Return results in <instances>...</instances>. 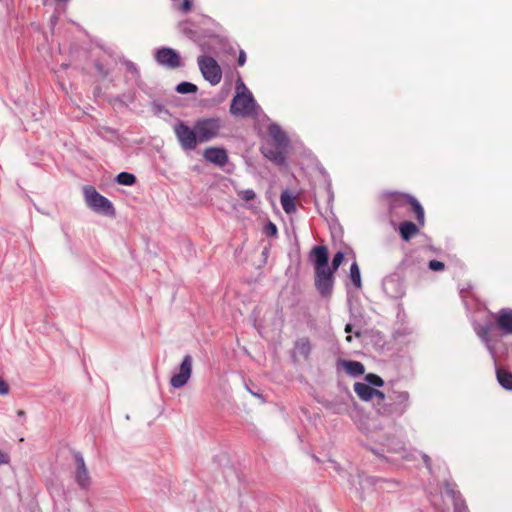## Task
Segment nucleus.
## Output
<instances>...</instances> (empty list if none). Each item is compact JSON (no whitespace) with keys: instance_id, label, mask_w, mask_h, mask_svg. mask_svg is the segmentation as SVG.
<instances>
[{"instance_id":"obj_9","label":"nucleus","mask_w":512,"mask_h":512,"mask_svg":"<svg viewBox=\"0 0 512 512\" xmlns=\"http://www.w3.org/2000/svg\"><path fill=\"white\" fill-rule=\"evenodd\" d=\"M75 460V470H74V479L77 485L82 490H87L91 486L92 479L88 468L85 464L84 458L80 453H76L74 455Z\"/></svg>"},{"instance_id":"obj_19","label":"nucleus","mask_w":512,"mask_h":512,"mask_svg":"<svg viewBox=\"0 0 512 512\" xmlns=\"http://www.w3.org/2000/svg\"><path fill=\"white\" fill-rule=\"evenodd\" d=\"M476 333L481 338V340L485 343L486 348L488 349L492 359L496 363L497 358L499 357V353L495 346L494 341L492 339H490L488 336V328H486V327L476 328Z\"/></svg>"},{"instance_id":"obj_22","label":"nucleus","mask_w":512,"mask_h":512,"mask_svg":"<svg viewBox=\"0 0 512 512\" xmlns=\"http://www.w3.org/2000/svg\"><path fill=\"white\" fill-rule=\"evenodd\" d=\"M399 230H400L401 237L405 241L410 240L413 236H415L418 233L417 226L413 222H409V221L401 223Z\"/></svg>"},{"instance_id":"obj_3","label":"nucleus","mask_w":512,"mask_h":512,"mask_svg":"<svg viewBox=\"0 0 512 512\" xmlns=\"http://www.w3.org/2000/svg\"><path fill=\"white\" fill-rule=\"evenodd\" d=\"M409 407V394L406 391H393L379 401L376 410L382 416H401Z\"/></svg>"},{"instance_id":"obj_29","label":"nucleus","mask_w":512,"mask_h":512,"mask_svg":"<svg viewBox=\"0 0 512 512\" xmlns=\"http://www.w3.org/2000/svg\"><path fill=\"white\" fill-rule=\"evenodd\" d=\"M453 498L454 504V512H467V507L462 499L455 496V492L453 490L449 491Z\"/></svg>"},{"instance_id":"obj_6","label":"nucleus","mask_w":512,"mask_h":512,"mask_svg":"<svg viewBox=\"0 0 512 512\" xmlns=\"http://www.w3.org/2000/svg\"><path fill=\"white\" fill-rule=\"evenodd\" d=\"M198 66L202 76L211 85H217L222 79V70L217 61L210 56L198 57Z\"/></svg>"},{"instance_id":"obj_32","label":"nucleus","mask_w":512,"mask_h":512,"mask_svg":"<svg viewBox=\"0 0 512 512\" xmlns=\"http://www.w3.org/2000/svg\"><path fill=\"white\" fill-rule=\"evenodd\" d=\"M429 268L433 271H441L444 269V263L438 260H431L429 262Z\"/></svg>"},{"instance_id":"obj_36","label":"nucleus","mask_w":512,"mask_h":512,"mask_svg":"<svg viewBox=\"0 0 512 512\" xmlns=\"http://www.w3.org/2000/svg\"><path fill=\"white\" fill-rule=\"evenodd\" d=\"M246 62V54L244 51H241L238 57V65L243 66Z\"/></svg>"},{"instance_id":"obj_37","label":"nucleus","mask_w":512,"mask_h":512,"mask_svg":"<svg viewBox=\"0 0 512 512\" xmlns=\"http://www.w3.org/2000/svg\"><path fill=\"white\" fill-rule=\"evenodd\" d=\"M421 456H422V458H423L427 468H430V462H429L430 459H429V457L427 455H425V454H422Z\"/></svg>"},{"instance_id":"obj_24","label":"nucleus","mask_w":512,"mask_h":512,"mask_svg":"<svg viewBox=\"0 0 512 512\" xmlns=\"http://www.w3.org/2000/svg\"><path fill=\"white\" fill-rule=\"evenodd\" d=\"M350 279L352 283L357 288H361L362 281H361V274L360 269L356 261H354L350 266Z\"/></svg>"},{"instance_id":"obj_39","label":"nucleus","mask_w":512,"mask_h":512,"mask_svg":"<svg viewBox=\"0 0 512 512\" xmlns=\"http://www.w3.org/2000/svg\"><path fill=\"white\" fill-rule=\"evenodd\" d=\"M351 331H352V327H351V325H350V324H347V325L345 326V332H346V333H350Z\"/></svg>"},{"instance_id":"obj_5","label":"nucleus","mask_w":512,"mask_h":512,"mask_svg":"<svg viewBox=\"0 0 512 512\" xmlns=\"http://www.w3.org/2000/svg\"><path fill=\"white\" fill-rule=\"evenodd\" d=\"M176 138L184 150H194L199 142L196 125L188 126L184 122H178L173 127Z\"/></svg>"},{"instance_id":"obj_31","label":"nucleus","mask_w":512,"mask_h":512,"mask_svg":"<svg viewBox=\"0 0 512 512\" xmlns=\"http://www.w3.org/2000/svg\"><path fill=\"white\" fill-rule=\"evenodd\" d=\"M344 260V253L343 252H337L334 257H333V260H332V265H331V270L336 271L340 265L342 264Z\"/></svg>"},{"instance_id":"obj_33","label":"nucleus","mask_w":512,"mask_h":512,"mask_svg":"<svg viewBox=\"0 0 512 512\" xmlns=\"http://www.w3.org/2000/svg\"><path fill=\"white\" fill-rule=\"evenodd\" d=\"M9 393L8 384L0 378V395H7Z\"/></svg>"},{"instance_id":"obj_2","label":"nucleus","mask_w":512,"mask_h":512,"mask_svg":"<svg viewBox=\"0 0 512 512\" xmlns=\"http://www.w3.org/2000/svg\"><path fill=\"white\" fill-rule=\"evenodd\" d=\"M260 110L252 93L245 84L239 81L236 85V95L234 96L230 112L234 116L250 117L258 115Z\"/></svg>"},{"instance_id":"obj_17","label":"nucleus","mask_w":512,"mask_h":512,"mask_svg":"<svg viewBox=\"0 0 512 512\" xmlns=\"http://www.w3.org/2000/svg\"><path fill=\"white\" fill-rule=\"evenodd\" d=\"M285 150L286 149H281L278 148L277 146L275 147V149L270 148L268 146H264L261 148L263 155L277 165L285 164Z\"/></svg>"},{"instance_id":"obj_20","label":"nucleus","mask_w":512,"mask_h":512,"mask_svg":"<svg viewBox=\"0 0 512 512\" xmlns=\"http://www.w3.org/2000/svg\"><path fill=\"white\" fill-rule=\"evenodd\" d=\"M281 205L283 210L287 214H291L296 211V205H295V196L290 193L288 190H285L281 194Z\"/></svg>"},{"instance_id":"obj_40","label":"nucleus","mask_w":512,"mask_h":512,"mask_svg":"<svg viewBox=\"0 0 512 512\" xmlns=\"http://www.w3.org/2000/svg\"><path fill=\"white\" fill-rule=\"evenodd\" d=\"M346 341L350 343L352 341V336L351 335H347Z\"/></svg>"},{"instance_id":"obj_11","label":"nucleus","mask_w":512,"mask_h":512,"mask_svg":"<svg viewBox=\"0 0 512 512\" xmlns=\"http://www.w3.org/2000/svg\"><path fill=\"white\" fill-rule=\"evenodd\" d=\"M354 392L363 401H372L375 408L379 401L385 400V395L381 391L369 386L367 383L356 382L354 384Z\"/></svg>"},{"instance_id":"obj_8","label":"nucleus","mask_w":512,"mask_h":512,"mask_svg":"<svg viewBox=\"0 0 512 512\" xmlns=\"http://www.w3.org/2000/svg\"><path fill=\"white\" fill-rule=\"evenodd\" d=\"M192 365H193V359L190 355H185L178 371L173 373L170 379V385L175 388L179 389L185 386L192 375Z\"/></svg>"},{"instance_id":"obj_7","label":"nucleus","mask_w":512,"mask_h":512,"mask_svg":"<svg viewBox=\"0 0 512 512\" xmlns=\"http://www.w3.org/2000/svg\"><path fill=\"white\" fill-rule=\"evenodd\" d=\"M196 131L200 143L208 142L218 136L221 121L218 118H205L196 121Z\"/></svg>"},{"instance_id":"obj_18","label":"nucleus","mask_w":512,"mask_h":512,"mask_svg":"<svg viewBox=\"0 0 512 512\" xmlns=\"http://www.w3.org/2000/svg\"><path fill=\"white\" fill-rule=\"evenodd\" d=\"M399 203H410L414 213L416 214V218L420 225L424 224V210L421 204L413 197L410 196H397L394 200Z\"/></svg>"},{"instance_id":"obj_25","label":"nucleus","mask_w":512,"mask_h":512,"mask_svg":"<svg viewBox=\"0 0 512 512\" xmlns=\"http://www.w3.org/2000/svg\"><path fill=\"white\" fill-rule=\"evenodd\" d=\"M173 9L181 12L188 13L192 9V0H171Z\"/></svg>"},{"instance_id":"obj_10","label":"nucleus","mask_w":512,"mask_h":512,"mask_svg":"<svg viewBox=\"0 0 512 512\" xmlns=\"http://www.w3.org/2000/svg\"><path fill=\"white\" fill-rule=\"evenodd\" d=\"M155 60L159 65L169 69H175L182 65L179 53L169 47H162L158 49L155 52Z\"/></svg>"},{"instance_id":"obj_13","label":"nucleus","mask_w":512,"mask_h":512,"mask_svg":"<svg viewBox=\"0 0 512 512\" xmlns=\"http://www.w3.org/2000/svg\"><path fill=\"white\" fill-rule=\"evenodd\" d=\"M203 157L208 162H211L217 166H224L228 161L226 151L222 148L216 147L207 148L203 153Z\"/></svg>"},{"instance_id":"obj_34","label":"nucleus","mask_w":512,"mask_h":512,"mask_svg":"<svg viewBox=\"0 0 512 512\" xmlns=\"http://www.w3.org/2000/svg\"><path fill=\"white\" fill-rule=\"evenodd\" d=\"M10 461V457L8 453L0 450V466L4 464H8Z\"/></svg>"},{"instance_id":"obj_41","label":"nucleus","mask_w":512,"mask_h":512,"mask_svg":"<svg viewBox=\"0 0 512 512\" xmlns=\"http://www.w3.org/2000/svg\"><path fill=\"white\" fill-rule=\"evenodd\" d=\"M181 27H182V30H183L185 33H187V30H186V28L183 26V24H181Z\"/></svg>"},{"instance_id":"obj_35","label":"nucleus","mask_w":512,"mask_h":512,"mask_svg":"<svg viewBox=\"0 0 512 512\" xmlns=\"http://www.w3.org/2000/svg\"><path fill=\"white\" fill-rule=\"evenodd\" d=\"M266 228H267V232H268L269 234H271V235H275V234H276V232H277L276 225H275V224H273V223H271V222L267 225V227H266Z\"/></svg>"},{"instance_id":"obj_26","label":"nucleus","mask_w":512,"mask_h":512,"mask_svg":"<svg viewBox=\"0 0 512 512\" xmlns=\"http://www.w3.org/2000/svg\"><path fill=\"white\" fill-rule=\"evenodd\" d=\"M116 181L125 186L133 185L136 181V178L133 174L128 172H121L117 175Z\"/></svg>"},{"instance_id":"obj_23","label":"nucleus","mask_w":512,"mask_h":512,"mask_svg":"<svg viewBox=\"0 0 512 512\" xmlns=\"http://www.w3.org/2000/svg\"><path fill=\"white\" fill-rule=\"evenodd\" d=\"M497 379L499 384L507 389L512 390V374L503 370H497Z\"/></svg>"},{"instance_id":"obj_28","label":"nucleus","mask_w":512,"mask_h":512,"mask_svg":"<svg viewBox=\"0 0 512 512\" xmlns=\"http://www.w3.org/2000/svg\"><path fill=\"white\" fill-rule=\"evenodd\" d=\"M364 383H367L369 386L373 385L375 387H381L383 386L384 381L378 375L369 373L365 376Z\"/></svg>"},{"instance_id":"obj_1","label":"nucleus","mask_w":512,"mask_h":512,"mask_svg":"<svg viewBox=\"0 0 512 512\" xmlns=\"http://www.w3.org/2000/svg\"><path fill=\"white\" fill-rule=\"evenodd\" d=\"M309 259L314 266L315 286L317 290L322 296H329L333 289L334 272L328 265L329 257L327 248L322 245L313 247Z\"/></svg>"},{"instance_id":"obj_12","label":"nucleus","mask_w":512,"mask_h":512,"mask_svg":"<svg viewBox=\"0 0 512 512\" xmlns=\"http://www.w3.org/2000/svg\"><path fill=\"white\" fill-rule=\"evenodd\" d=\"M384 292L391 298H400L404 295V284L397 274L386 276L382 282Z\"/></svg>"},{"instance_id":"obj_38","label":"nucleus","mask_w":512,"mask_h":512,"mask_svg":"<svg viewBox=\"0 0 512 512\" xmlns=\"http://www.w3.org/2000/svg\"><path fill=\"white\" fill-rule=\"evenodd\" d=\"M17 416L20 417V418H25L26 413H25L24 410H18L17 411Z\"/></svg>"},{"instance_id":"obj_27","label":"nucleus","mask_w":512,"mask_h":512,"mask_svg":"<svg viewBox=\"0 0 512 512\" xmlns=\"http://www.w3.org/2000/svg\"><path fill=\"white\" fill-rule=\"evenodd\" d=\"M197 90V86L190 82H181L176 86V91L179 94L196 93Z\"/></svg>"},{"instance_id":"obj_4","label":"nucleus","mask_w":512,"mask_h":512,"mask_svg":"<svg viewBox=\"0 0 512 512\" xmlns=\"http://www.w3.org/2000/svg\"><path fill=\"white\" fill-rule=\"evenodd\" d=\"M83 196L87 207L95 213L105 216L115 215V209L112 202L98 193L93 186H84Z\"/></svg>"},{"instance_id":"obj_14","label":"nucleus","mask_w":512,"mask_h":512,"mask_svg":"<svg viewBox=\"0 0 512 512\" xmlns=\"http://www.w3.org/2000/svg\"><path fill=\"white\" fill-rule=\"evenodd\" d=\"M268 132L270 137L272 138L275 146L281 149H286L289 144V139L286 133L282 130V128L275 123L269 125Z\"/></svg>"},{"instance_id":"obj_16","label":"nucleus","mask_w":512,"mask_h":512,"mask_svg":"<svg viewBox=\"0 0 512 512\" xmlns=\"http://www.w3.org/2000/svg\"><path fill=\"white\" fill-rule=\"evenodd\" d=\"M496 321L499 328L505 334H512V309L503 308L501 309L496 316Z\"/></svg>"},{"instance_id":"obj_21","label":"nucleus","mask_w":512,"mask_h":512,"mask_svg":"<svg viewBox=\"0 0 512 512\" xmlns=\"http://www.w3.org/2000/svg\"><path fill=\"white\" fill-rule=\"evenodd\" d=\"M311 352V344L307 338L298 339L295 343V355L307 359Z\"/></svg>"},{"instance_id":"obj_15","label":"nucleus","mask_w":512,"mask_h":512,"mask_svg":"<svg viewBox=\"0 0 512 512\" xmlns=\"http://www.w3.org/2000/svg\"><path fill=\"white\" fill-rule=\"evenodd\" d=\"M337 367L343 369L348 375L357 377L365 372V367L361 362L352 360H339Z\"/></svg>"},{"instance_id":"obj_30","label":"nucleus","mask_w":512,"mask_h":512,"mask_svg":"<svg viewBox=\"0 0 512 512\" xmlns=\"http://www.w3.org/2000/svg\"><path fill=\"white\" fill-rule=\"evenodd\" d=\"M237 195L245 202L252 201L256 198V193L252 189L237 190Z\"/></svg>"}]
</instances>
